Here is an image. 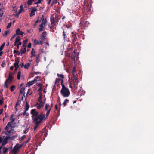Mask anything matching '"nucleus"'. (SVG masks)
<instances>
[{"instance_id": "12", "label": "nucleus", "mask_w": 154, "mask_h": 154, "mask_svg": "<svg viewBox=\"0 0 154 154\" xmlns=\"http://www.w3.org/2000/svg\"><path fill=\"white\" fill-rule=\"evenodd\" d=\"M58 19L57 16H55L54 18L51 19V23L54 25H56L58 24Z\"/></svg>"}, {"instance_id": "16", "label": "nucleus", "mask_w": 154, "mask_h": 154, "mask_svg": "<svg viewBox=\"0 0 154 154\" xmlns=\"http://www.w3.org/2000/svg\"><path fill=\"white\" fill-rule=\"evenodd\" d=\"M29 108V105L28 104V103L27 102H26V104L25 105V106H24V109H25V111L23 113V114L24 115L27 111Z\"/></svg>"}, {"instance_id": "11", "label": "nucleus", "mask_w": 154, "mask_h": 154, "mask_svg": "<svg viewBox=\"0 0 154 154\" xmlns=\"http://www.w3.org/2000/svg\"><path fill=\"white\" fill-rule=\"evenodd\" d=\"M47 38V33L44 32L42 34L40 37L41 40L43 42L45 41Z\"/></svg>"}, {"instance_id": "9", "label": "nucleus", "mask_w": 154, "mask_h": 154, "mask_svg": "<svg viewBox=\"0 0 154 154\" xmlns=\"http://www.w3.org/2000/svg\"><path fill=\"white\" fill-rule=\"evenodd\" d=\"M71 78V80L72 81L74 87L75 88H76L78 83L77 76H72Z\"/></svg>"}, {"instance_id": "4", "label": "nucleus", "mask_w": 154, "mask_h": 154, "mask_svg": "<svg viewBox=\"0 0 154 154\" xmlns=\"http://www.w3.org/2000/svg\"><path fill=\"white\" fill-rule=\"evenodd\" d=\"M23 144H17L14 147L12 150L9 152V154H17L19 151V149L21 148Z\"/></svg>"}, {"instance_id": "22", "label": "nucleus", "mask_w": 154, "mask_h": 154, "mask_svg": "<svg viewBox=\"0 0 154 154\" xmlns=\"http://www.w3.org/2000/svg\"><path fill=\"white\" fill-rule=\"evenodd\" d=\"M24 48H22L20 50V53L22 54H24L26 52V46H24Z\"/></svg>"}, {"instance_id": "63", "label": "nucleus", "mask_w": 154, "mask_h": 154, "mask_svg": "<svg viewBox=\"0 0 154 154\" xmlns=\"http://www.w3.org/2000/svg\"><path fill=\"white\" fill-rule=\"evenodd\" d=\"M46 44H47L48 46H49V44L48 43V42L46 43Z\"/></svg>"}, {"instance_id": "1", "label": "nucleus", "mask_w": 154, "mask_h": 154, "mask_svg": "<svg viewBox=\"0 0 154 154\" xmlns=\"http://www.w3.org/2000/svg\"><path fill=\"white\" fill-rule=\"evenodd\" d=\"M31 114L32 115L33 122L35 124V126L34 127V130L36 129L40 123L43 121H45L48 118L42 113L39 114V113L36 111L35 109H32L31 110Z\"/></svg>"}, {"instance_id": "10", "label": "nucleus", "mask_w": 154, "mask_h": 154, "mask_svg": "<svg viewBox=\"0 0 154 154\" xmlns=\"http://www.w3.org/2000/svg\"><path fill=\"white\" fill-rule=\"evenodd\" d=\"M20 38L19 36H17L16 38L14 45L16 46L17 48H19V46L22 44L21 42L20 41Z\"/></svg>"}, {"instance_id": "20", "label": "nucleus", "mask_w": 154, "mask_h": 154, "mask_svg": "<svg viewBox=\"0 0 154 154\" xmlns=\"http://www.w3.org/2000/svg\"><path fill=\"white\" fill-rule=\"evenodd\" d=\"M17 7H16L15 5H13L12 6V10L14 11V14L15 16V15L17 13Z\"/></svg>"}, {"instance_id": "43", "label": "nucleus", "mask_w": 154, "mask_h": 154, "mask_svg": "<svg viewBox=\"0 0 154 154\" xmlns=\"http://www.w3.org/2000/svg\"><path fill=\"white\" fill-rule=\"evenodd\" d=\"M41 99H42V96H41V94H40L39 95V97L38 99V101L39 102H40V101H41Z\"/></svg>"}, {"instance_id": "21", "label": "nucleus", "mask_w": 154, "mask_h": 154, "mask_svg": "<svg viewBox=\"0 0 154 154\" xmlns=\"http://www.w3.org/2000/svg\"><path fill=\"white\" fill-rule=\"evenodd\" d=\"M24 90H25V88L23 87H22L21 88L20 91V95L21 94H23V95L22 96V98L23 97V96H24L25 94V93L24 92Z\"/></svg>"}, {"instance_id": "38", "label": "nucleus", "mask_w": 154, "mask_h": 154, "mask_svg": "<svg viewBox=\"0 0 154 154\" xmlns=\"http://www.w3.org/2000/svg\"><path fill=\"white\" fill-rule=\"evenodd\" d=\"M15 88V86H14V85H12V86H11V92H12L13 91H14V89Z\"/></svg>"}, {"instance_id": "2", "label": "nucleus", "mask_w": 154, "mask_h": 154, "mask_svg": "<svg viewBox=\"0 0 154 154\" xmlns=\"http://www.w3.org/2000/svg\"><path fill=\"white\" fill-rule=\"evenodd\" d=\"M16 118V116L14 114H12L11 115L10 118V121L7 125L5 128V130L6 131L5 132L6 134L8 135L11 133L12 130L11 129L13 126H14L13 125L16 124L15 120Z\"/></svg>"}, {"instance_id": "59", "label": "nucleus", "mask_w": 154, "mask_h": 154, "mask_svg": "<svg viewBox=\"0 0 154 154\" xmlns=\"http://www.w3.org/2000/svg\"><path fill=\"white\" fill-rule=\"evenodd\" d=\"M58 101L59 102V103H60V105H61V103H60V98H59L58 99Z\"/></svg>"}, {"instance_id": "61", "label": "nucleus", "mask_w": 154, "mask_h": 154, "mask_svg": "<svg viewBox=\"0 0 154 154\" xmlns=\"http://www.w3.org/2000/svg\"><path fill=\"white\" fill-rule=\"evenodd\" d=\"M38 20H37L35 22V25L36 24V23L38 22Z\"/></svg>"}, {"instance_id": "47", "label": "nucleus", "mask_w": 154, "mask_h": 154, "mask_svg": "<svg viewBox=\"0 0 154 154\" xmlns=\"http://www.w3.org/2000/svg\"><path fill=\"white\" fill-rule=\"evenodd\" d=\"M27 130H28V129L26 128L25 130L23 131V133L24 134L26 133H27V132H28Z\"/></svg>"}, {"instance_id": "3", "label": "nucleus", "mask_w": 154, "mask_h": 154, "mask_svg": "<svg viewBox=\"0 0 154 154\" xmlns=\"http://www.w3.org/2000/svg\"><path fill=\"white\" fill-rule=\"evenodd\" d=\"M61 85L62 88L60 91V93L64 97H68L70 94V92L69 90L67 88L63 83V80H62Z\"/></svg>"}, {"instance_id": "17", "label": "nucleus", "mask_w": 154, "mask_h": 154, "mask_svg": "<svg viewBox=\"0 0 154 154\" xmlns=\"http://www.w3.org/2000/svg\"><path fill=\"white\" fill-rule=\"evenodd\" d=\"M42 43L43 42L41 40L40 41H39L36 39H35L34 40L33 44L34 45H38L39 44H42Z\"/></svg>"}, {"instance_id": "25", "label": "nucleus", "mask_w": 154, "mask_h": 154, "mask_svg": "<svg viewBox=\"0 0 154 154\" xmlns=\"http://www.w3.org/2000/svg\"><path fill=\"white\" fill-rule=\"evenodd\" d=\"M10 149L8 148H6L4 147L3 149V153L4 154H5L8 150H9Z\"/></svg>"}, {"instance_id": "37", "label": "nucleus", "mask_w": 154, "mask_h": 154, "mask_svg": "<svg viewBox=\"0 0 154 154\" xmlns=\"http://www.w3.org/2000/svg\"><path fill=\"white\" fill-rule=\"evenodd\" d=\"M5 63L4 61H2V63L1 64V66L2 67H4L5 66Z\"/></svg>"}, {"instance_id": "56", "label": "nucleus", "mask_w": 154, "mask_h": 154, "mask_svg": "<svg viewBox=\"0 0 154 154\" xmlns=\"http://www.w3.org/2000/svg\"><path fill=\"white\" fill-rule=\"evenodd\" d=\"M24 64L23 63H22V64H21L20 65V66H21V67H23V66H24Z\"/></svg>"}, {"instance_id": "8", "label": "nucleus", "mask_w": 154, "mask_h": 154, "mask_svg": "<svg viewBox=\"0 0 154 154\" xmlns=\"http://www.w3.org/2000/svg\"><path fill=\"white\" fill-rule=\"evenodd\" d=\"M40 81V77L37 76L36 77V78L35 79L33 80L28 82L27 85L29 87H30L35 83H37V81Z\"/></svg>"}, {"instance_id": "58", "label": "nucleus", "mask_w": 154, "mask_h": 154, "mask_svg": "<svg viewBox=\"0 0 154 154\" xmlns=\"http://www.w3.org/2000/svg\"><path fill=\"white\" fill-rule=\"evenodd\" d=\"M69 85V87H70V88H72V85H71V83H70Z\"/></svg>"}, {"instance_id": "50", "label": "nucleus", "mask_w": 154, "mask_h": 154, "mask_svg": "<svg viewBox=\"0 0 154 154\" xmlns=\"http://www.w3.org/2000/svg\"><path fill=\"white\" fill-rule=\"evenodd\" d=\"M52 29H53V31H54V30H56V29L55 27H53L52 28H51V30H52Z\"/></svg>"}, {"instance_id": "34", "label": "nucleus", "mask_w": 154, "mask_h": 154, "mask_svg": "<svg viewBox=\"0 0 154 154\" xmlns=\"http://www.w3.org/2000/svg\"><path fill=\"white\" fill-rule=\"evenodd\" d=\"M34 1V0H28L27 2L28 5H30Z\"/></svg>"}, {"instance_id": "36", "label": "nucleus", "mask_w": 154, "mask_h": 154, "mask_svg": "<svg viewBox=\"0 0 154 154\" xmlns=\"http://www.w3.org/2000/svg\"><path fill=\"white\" fill-rule=\"evenodd\" d=\"M21 9L20 10L19 12L17 13L15 15V16L17 17H18L19 16V14L21 13Z\"/></svg>"}, {"instance_id": "14", "label": "nucleus", "mask_w": 154, "mask_h": 154, "mask_svg": "<svg viewBox=\"0 0 154 154\" xmlns=\"http://www.w3.org/2000/svg\"><path fill=\"white\" fill-rule=\"evenodd\" d=\"M40 103L37 106V108L38 109H40L42 108L44 106L45 102L44 101L43 102L40 101Z\"/></svg>"}, {"instance_id": "19", "label": "nucleus", "mask_w": 154, "mask_h": 154, "mask_svg": "<svg viewBox=\"0 0 154 154\" xmlns=\"http://www.w3.org/2000/svg\"><path fill=\"white\" fill-rule=\"evenodd\" d=\"M62 80H63V79H61V78H57L56 79V81L55 82V84H56L57 85H59V82L61 81V82L62 83Z\"/></svg>"}, {"instance_id": "42", "label": "nucleus", "mask_w": 154, "mask_h": 154, "mask_svg": "<svg viewBox=\"0 0 154 154\" xmlns=\"http://www.w3.org/2000/svg\"><path fill=\"white\" fill-rule=\"evenodd\" d=\"M36 62L37 63H38L39 62V56L37 57H36Z\"/></svg>"}, {"instance_id": "13", "label": "nucleus", "mask_w": 154, "mask_h": 154, "mask_svg": "<svg viewBox=\"0 0 154 154\" xmlns=\"http://www.w3.org/2000/svg\"><path fill=\"white\" fill-rule=\"evenodd\" d=\"M4 13V8L2 7L0 8V20H1L3 15Z\"/></svg>"}, {"instance_id": "30", "label": "nucleus", "mask_w": 154, "mask_h": 154, "mask_svg": "<svg viewBox=\"0 0 154 154\" xmlns=\"http://www.w3.org/2000/svg\"><path fill=\"white\" fill-rule=\"evenodd\" d=\"M31 54V57H33L35 56V51L33 49L32 50Z\"/></svg>"}, {"instance_id": "29", "label": "nucleus", "mask_w": 154, "mask_h": 154, "mask_svg": "<svg viewBox=\"0 0 154 154\" xmlns=\"http://www.w3.org/2000/svg\"><path fill=\"white\" fill-rule=\"evenodd\" d=\"M57 76L58 77L61 78V79H63L64 78V76L63 75V74H60L58 73L57 74Z\"/></svg>"}, {"instance_id": "5", "label": "nucleus", "mask_w": 154, "mask_h": 154, "mask_svg": "<svg viewBox=\"0 0 154 154\" xmlns=\"http://www.w3.org/2000/svg\"><path fill=\"white\" fill-rule=\"evenodd\" d=\"M13 78V74L11 73H9L8 78L5 82L4 85V87L8 88V85L11 83Z\"/></svg>"}, {"instance_id": "7", "label": "nucleus", "mask_w": 154, "mask_h": 154, "mask_svg": "<svg viewBox=\"0 0 154 154\" xmlns=\"http://www.w3.org/2000/svg\"><path fill=\"white\" fill-rule=\"evenodd\" d=\"M42 16L41 18V20L42 21V23L39 25L40 28L39 31H43L44 27L45 26V24L47 23V21L46 19H45Z\"/></svg>"}, {"instance_id": "35", "label": "nucleus", "mask_w": 154, "mask_h": 154, "mask_svg": "<svg viewBox=\"0 0 154 154\" xmlns=\"http://www.w3.org/2000/svg\"><path fill=\"white\" fill-rule=\"evenodd\" d=\"M5 45V43H4L0 47V51L2 50Z\"/></svg>"}, {"instance_id": "44", "label": "nucleus", "mask_w": 154, "mask_h": 154, "mask_svg": "<svg viewBox=\"0 0 154 154\" xmlns=\"http://www.w3.org/2000/svg\"><path fill=\"white\" fill-rule=\"evenodd\" d=\"M7 143V141L6 140H4L2 142V145H4L6 144Z\"/></svg>"}, {"instance_id": "6", "label": "nucleus", "mask_w": 154, "mask_h": 154, "mask_svg": "<svg viewBox=\"0 0 154 154\" xmlns=\"http://www.w3.org/2000/svg\"><path fill=\"white\" fill-rule=\"evenodd\" d=\"M53 107V104L52 103L51 105H50L48 104H46L45 105V110L47 111L45 116L48 117L50 111L51 110Z\"/></svg>"}, {"instance_id": "31", "label": "nucleus", "mask_w": 154, "mask_h": 154, "mask_svg": "<svg viewBox=\"0 0 154 154\" xmlns=\"http://www.w3.org/2000/svg\"><path fill=\"white\" fill-rule=\"evenodd\" d=\"M21 72L20 71H19L17 74V79L18 80H19L21 76Z\"/></svg>"}, {"instance_id": "32", "label": "nucleus", "mask_w": 154, "mask_h": 154, "mask_svg": "<svg viewBox=\"0 0 154 154\" xmlns=\"http://www.w3.org/2000/svg\"><path fill=\"white\" fill-rule=\"evenodd\" d=\"M28 42V40L26 39L23 41V46L24 47L26 46L25 45Z\"/></svg>"}, {"instance_id": "53", "label": "nucleus", "mask_w": 154, "mask_h": 154, "mask_svg": "<svg viewBox=\"0 0 154 154\" xmlns=\"http://www.w3.org/2000/svg\"><path fill=\"white\" fill-rule=\"evenodd\" d=\"M14 66H11L10 68V69L11 70H12L14 69Z\"/></svg>"}, {"instance_id": "60", "label": "nucleus", "mask_w": 154, "mask_h": 154, "mask_svg": "<svg viewBox=\"0 0 154 154\" xmlns=\"http://www.w3.org/2000/svg\"><path fill=\"white\" fill-rule=\"evenodd\" d=\"M3 53V52L2 51H0V56H1L2 55V54Z\"/></svg>"}, {"instance_id": "52", "label": "nucleus", "mask_w": 154, "mask_h": 154, "mask_svg": "<svg viewBox=\"0 0 154 154\" xmlns=\"http://www.w3.org/2000/svg\"><path fill=\"white\" fill-rule=\"evenodd\" d=\"M16 35V34H14V35L11 38V40H12V39H13L14 38V37H15V36Z\"/></svg>"}, {"instance_id": "62", "label": "nucleus", "mask_w": 154, "mask_h": 154, "mask_svg": "<svg viewBox=\"0 0 154 154\" xmlns=\"http://www.w3.org/2000/svg\"><path fill=\"white\" fill-rule=\"evenodd\" d=\"M20 8H21V9L23 8V6L22 5H21L20 6Z\"/></svg>"}, {"instance_id": "33", "label": "nucleus", "mask_w": 154, "mask_h": 154, "mask_svg": "<svg viewBox=\"0 0 154 154\" xmlns=\"http://www.w3.org/2000/svg\"><path fill=\"white\" fill-rule=\"evenodd\" d=\"M32 94V91L30 89H29L26 95L29 94V95H31Z\"/></svg>"}, {"instance_id": "45", "label": "nucleus", "mask_w": 154, "mask_h": 154, "mask_svg": "<svg viewBox=\"0 0 154 154\" xmlns=\"http://www.w3.org/2000/svg\"><path fill=\"white\" fill-rule=\"evenodd\" d=\"M42 0H38L34 4H38V3H40L41 2V1Z\"/></svg>"}, {"instance_id": "18", "label": "nucleus", "mask_w": 154, "mask_h": 154, "mask_svg": "<svg viewBox=\"0 0 154 154\" xmlns=\"http://www.w3.org/2000/svg\"><path fill=\"white\" fill-rule=\"evenodd\" d=\"M16 34L18 35H22L24 34V32L21 31L19 28L17 29L16 30Z\"/></svg>"}, {"instance_id": "27", "label": "nucleus", "mask_w": 154, "mask_h": 154, "mask_svg": "<svg viewBox=\"0 0 154 154\" xmlns=\"http://www.w3.org/2000/svg\"><path fill=\"white\" fill-rule=\"evenodd\" d=\"M72 34H73V35L72 36V38H73V40H74V41H75L77 38L76 37V34L75 33H73V32H72Z\"/></svg>"}, {"instance_id": "41", "label": "nucleus", "mask_w": 154, "mask_h": 154, "mask_svg": "<svg viewBox=\"0 0 154 154\" xmlns=\"http://www.w3.org/2000/svg\"><path fill=\"white\" fill-rule=\"evenodd\" d=\"M69 100H68L67 99H66L65 100H64V102L63 103V105H64V106H65L66 104V102Z\"/></svg>"}, {"instance_id": "46", "label": "nucleus", "mask_w": 154, "mask_h": 154, "mask_svg": "<svg viewBox=\"0 0 154 154\" xmlns=\"http://www.w3.org/2000/svg\"><path fill=\"white\" fill-rule=\"evenodd\" d=\"M31 46V44L30 43H29L27 45V47L29 48H30Z\"/></svg>"}, {"instance_id": "39", "label": "nucleus", "mask_w": 154, "mask_h": 154, "mask_svg": "<svg viewBox=\"0 0 154 154\" xmlns=\"http://www.w3.org/2000/svg\"><path fill=\"white\" fill-rule=\"evenodd\" d=\"M25 137V135H23L22 136H21V137H20V138H19V140H23Z\"/></svg>"}, {"instance_id": "40", "label": "nucleus", "mask_w": 154, "mask_h": 154, "mask_svg": "<svg viewBox=\"0 0 154 154\" xmlns=\"http://www.w3.org/2000/svg\"><path fill=\"white\" fill-rule=\"evenodd\" d=\"M11 22H10L7 25V27H6V28L7 29H8L11 26Z\"/></svg>"}, {"instance_id": "64", "label": "nucleus", "mask_w": 154, "mask_h": 154, "mask_svg": "<svg viewBox=\"0 0 154 154\" xmlns=\"http://www.w3.org/2000/svg\"><path fill=\"white\" fill-rule=\"evenodd\" d=\"M65 18V17L64 16H63L62 17V19H64Z\"/></svg>"}, {"instance_id": "51", "label": "nucleus", "mask_w": 154, "mask_h": 154, "mask_svg": "<svg viewBox=\"0 0 154 154\" xmlns=\"http://www.w3.org/2000/svg\"><path fill=\"white\" fill-rule=\"evenodd\" d=\"M63 34L64 38L65 39V38H66V34H65V32L64 31L63 32Z\"/></svg>"}, {"instance_id": "55", "label": "nucleus", "mask_w": 154, "mask_h": 154, "mask_svg": "<svg viewBox=\"0 0 154 154\" xmlns=\"http://www.w3.org/2000/svg\"><path fill=\"white\" fill-rule=\"evenodd\" d=\"M3 111V109H0V114H1L2 113Z\"/></svg>"}, {"instance_id": "24", "label": "nucleus", "mask_w": 154, "mask_h": 154, "mask_svg": "<svg viewBox=\"0 0 154 154\" xmlns=\"http://www.w3.org/2000/svg\"><path fill=\"white\" fill-rule=\"evenodd\" d=\"M72 76H77V74L75 73V67L73 66V69H72Z\"/></svg>"}, {"instance_id": "49", "label": "nucleus", "mask_w": 154, "mask_h": 154, "mask_svg": "<svg viewBox=\"0 0 154 154\" xmlns=\"http://www.w3.org/2000/svg\"><path fill=\"white\" fill-rule=\"evenodd\" d=\"M3 101L2 100H0V105L2 104L3 103Z\"/></svg>"}, {"instance_id": "48", "label": "nucleus", "mask_w": 154, "mask_h": 154, "mask_svg": "<svg viewBox=\"0 0 154 154\" xmlns=\"http://www.w3.org/2000/svg\"><path fill=\"white\" fill-rule=\"evenodd\" d=\"M34 73L36 75L38 74H40V72H34Z\"/></svg>"}, {"instance_id": "26", "label": "nucleus", "mask_w": 154, "mask_h": 154, "mask_svg": "<svg viewBox=\"0 0 154 154\" xmlns=\"http://www.w3.org/2000/svg\"><path fill=\"white\" fill-rule=\"evenodd\" d=\"M20 100H18L17 102L15 107V109L16 110V111H17V107L19 105H20Z\"/></svg>"}, {"instance_id": "54", "label": "nucleus", "mask_w": 154, "mask_h": 154, "mask_svg": "<svg viewBox=\"0 0 154 154\" xmlns=\"http://www.w3.org/2000/svg\"><path fill=\"white\" fill-rule=\"evenodd\" d=\"M8 33V31H6L5 32V36H6Z\"/></svg>"}, {"instance_id": "28", "label": "nucleus", "mask_w": 154, "mask_h": 154, "mask_svg": "<svg viewBox=\"0 0 154 154\" xmlns=\"http://www.w3.org/2000/svg\"><path fill=\"white\" fill-rule=\"evenodd\" d=\"M30 65L31 63H26L24 66V68L25 69H28L29 67L30 66Z\"/></svg>"}, {"instance_id": "57", "label": "nucleus", "mask_w": 154, "mask_h": 154, "mask_svg": "<svg viewBox=\"0 0 154 154\" xmlns=\"http://www.w3.org/2000/svg\"><path fill=\"white\" fill-rule=\"evenodd\" d=\"M41 83H38L37 85L38 86L41 87Z\"/></svg>"}, {"instance_id": "23", "label": "nucleus", "mask_w": 154, "mask_h": 154, "mask_svg": "<svg viewBox=\"0 0 154 154\" xmlns=\"http://www.w3.org/2000/svg\"><path fill=\"white\" fill-rule=\"evenodd\" d=\"M19 61H16V63L14 64V67L15 68V70H17L19 67Z\"/></svg>"}, {"instance_id": "15", "label": "nucleus", "mask_w": 154, "mask_h": 154, "mask_svg": "<svg viewBox=\"0 0 154 154\" xmlns=\"http://www.w3.org/2000/svg\"><path fill=\"white\" fill-rule=\"evenodd\" d=\"M37 10L36 8H33L31 10V13L30 14V17H32L35 15V13L36 11Z\"/></svg>"}]
</instances>
